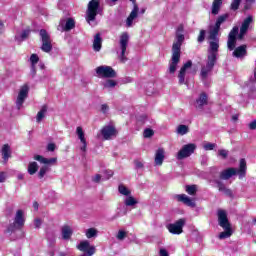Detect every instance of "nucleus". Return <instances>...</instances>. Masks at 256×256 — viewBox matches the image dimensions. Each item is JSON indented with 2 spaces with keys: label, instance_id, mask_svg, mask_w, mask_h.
<instances>
[{
  "label": "nucleus",
  "instance_id": "c9c22d12",
  "mask_svg": "<svg viewBox=\"0 0 256 256\" xmlns=\"http://www.w3.org/2000/svg\"><path fill=\"white\" fill-rule=\"evenodd\" d=\"M29 35H31V30L27 29L24 30L20 35H16L15 39L16 41H19V43H21V41H25V39H27Z\"/></svg>",
  "mask_w": 256,
  "mask_h": 256
},
{
  "label": "nucleus",
  "instance_id": "49530a36",
  "mask_svg": "<svg viewBox=\"0 0 256 256\" xmlns=\"http://www.w3.org/2000/svg\"><path fill=\"white\" fill-rule=\"evenodd\" d=\"M241 1L242 0H232L230 9H232V11H237V9H239V5H241Z\"/></svg>",
  "mask_w": 256,
  "mask_h": 256
},
{
  "label": "nucleus",
  "instance_id": "6e6d98bb",
  "mask_svg": "<svg viewBox=\"0 0 256 256\" xmlns=\"http://www.w3.org/2000/svg\"><path fill=\"white\" fill-rule=\"evenodd\" d=\"M42 223H43V222L41 221V219L37 218V219H35V221H34V227H35L36 229H39V227H41Z\"/></svg>",
  "mask_w": 256,
  "mask_h": 256
},
{
  "label": "nucleus",
  "instance_id": "4c0bfd02",
  "mask_svg": "<svg viewBox=\"0 0 256 256\" xmlns=\"http://www.w3.org/2000/svg\"><path fill=\"white\" fill-rule=\"evenodd\" d=\"M137 203V200L131 195L127 196L124 200V205H126V207H133L137 205Z\"/></svg>",
  "mask_w": 256,
  "mask_h": 256
},
{
  "label": "nucleus",
  "instance_id": "37998d69",
  "mask_svg": "<svg viewBox=\"0 0 256 256\" xmlns=\"http://www.w3.org/2000/svg\"><path fill=\"white\" fill-rule=\"evenodd\" d=\"M50 169L48 166H42L38 172L39 179H43L45 177V174L49 173Z\"/></svg>",
  "mask_w": 256,
  "mask_h": 256
},
{
  "label": "nucleus",
  "instance_id": "3c124183",
  "mask_svg": "<svg viewBox=\"0 0 256 256\" xmlns=\"http://www.w3.org/2000/svg\"><path fill=\"white\" fill-rule=\"evenodd\" d=\"M116 237H117L118 241H123V239H125V237H127V232L120 230Z\"/></svg>",
  "mask_w": 256,
  "mask_h": 256
},
{
  "label": "nucleus",
  "instance_id": "aec40b11",
  "mask_svg": "<svg viewBox=\"0 0 256 256\" xmlns=\"http://www.w3.org/2000/svg\"><path fill=\"white\" fill-rule=\"evenodd\" d=\"M192 65H193V62H191V60H189L180 69V72L178 74V79H179V84L180 85H185L187 83L185 81V75L187 73V69H191Z\"/></svg>",
  "mask_w": 256,
  "mask_h": 256
},
{
  "label": "nucleus",
  "instance_id": "9b49d317",
  "mask_svg": "<svg viewBox=\"0 0 256 256\" xmlns=\"http://www.w3.org/2000/svg\"><path fill=\"white\" fill-rule=\"evenodd\" d=\"M237 35H239V27L234 26L228 34L227 48L229 51H234L237 45Z\"/></svg>",
  "mask_w": 256,
  "mask_h": 256
},
{
  "label": "nucleus",
  "instance_id": "de8ad7c7",
  "mask_svg": "<svg viewBox=\"0 0 256 256\" xmlns=\"http://www.w3.org/2000/svg\"><path fill=\"white\" fill-rule=\"evenodd\" d=\"M153 135H155V132L153 131V129L147 128L144 130L145 139H149L150 137H153Z\"/></svg>",
  "mask_w": 256,
  "mask_h": 256
},
{
  "label": "nucleus",
  "instance_id": "bf43d9fd",
  "mask_svg": "<svg viewBox=\"0 0 256 256\" xmlns=\"http://www.w3.org/2000/svg\"><path fill=\"white\" fill-rule=\"evenodd\" d=\"M248 127H249V129H251V131H255V129H256V119L253 120L252 122H250Z\"/></svg>",
  "mask_w": 256,
  "mask_h": 256
},
{
  "label": "nucleus",
  "instance_id": "774afa93",
  "mask_svg": "<svg viewBox=\"0 0 256 256\" xmlns=\"http://www.w3.org/2000/svg\"><path fill=\"white\" fill-rule=\"evenodd\" d=\"M5 29V24H3V22L0 20V33H3Z\"/></svg>",
  "mask_w": 256,
  "mask_h": 256
},
{
  "label": "nucleus",
  "instance_id": "680f3d73",
  "mask_svg": "<svg viewBox=\"0 0 256 256\" xmlns=\"http://www.w3.org/2000/svg\"><path fill=\"white\" fill-rule=\"evenodd\" d=\"M92 181L94 183H100L101 182V175L100 174H96L93 178Z\"/></svg>",
  "mask_w": 256,
  "mask_h": 256
},
{
  "label": "nucleus",
  "instance_id": "b1692460",
  "mask_svg": "<svg viewBox=\"0 0 256 256\" xmlns=\"http://www.w3.org/2000/svg\"><path fill=\"white\" fill-rule=\"evenodd\" d=\"M209 103L206 93H201L198 99H196L195 107L198 111H203V107Z\"/></svg>",
  "mask_w": 256,
  "mask_h": 256
},
{
  "label": "nucleus",
  "instance_id": "f3484780",
  "mask_svg": "<svg viewBox=\"0 0 256 256\" xmlns=\"http://www.w3.org/2000/svg\"><path fill=\"white\" fill-rule=\"evenodd\" d=\"M173 199L178 201V203H183L187 207H196L195 200L191 199L189 196L186 194H175L173 196Z\"/></svg>",
  "mask_w": 256,
  "mask_h": 256
},
{
  "label": "nucleus",
  "instance_id": "c756f323",
  "mask_svg": "<svg viewBox=\"0 0 256 256\" xmlns=\"http://www.w3.org/2000/svg\"><path fill=\"white\" fill-rule=\"evenodd\" d=\"M221 5H223V0H213L211 13L213 15H219L221 11Z\"/></svg>",
  "mask_w": 256,
  "mask_h": 256
},
{
  "label": "nucleus",
  "instance_id": "338daca9",
  "mask_svg": "<svg viewBox=\"0 0 256 256\" xmlns=\"http://www.w3.org/2000/svg\"><path fill=\"white\" fill-rule=\"evenodd\" d=\"M5 182V173L1 172L0 173V183Z\"/></svg>",
  "mask_w": 256,
  "mask_h": 256
},
{
  "label": "nucleus",
  "instance_id": "ddd939ff",
  "mask_svg": "<svg viewBox=\"0 0 256 256\" xmlns=\"http://www.w3.org/2000/svg\"><path fill=\"white\" fill-rule=\"evenodd\" d=\"M29 95V87L28 86H23L17 96L16 99V107L18 111L23 107V103H25V99H27Z\"/></svg>",
  "mask_w": 256,
  "mask_h": 256
},
{
  "label": "nucleus",
  "instance_id": "412c9836",
  "mask_svg": "<svg viewBox=\"0 0 256 256\" xmlns=\"http://www.w3.org/2000/svg\"><path fill=\"white\" fill-rule=\"evenodd\" d=\"M76 134L78 136V139L82 143V146L80 147V151H82V153H86L87 152V139H85V132H83V128L81 126H78L76 128Z\"/></svg>",
  "mask_w": 256,
  "mask_h": 256
},
{
  "label": "nucleus",
  "instance_id": "09e8293b",
  "mask_svg": "<svg viewBox=\"0 0 256 256\" xmlns=\"http://www.w3.org/2000/svg\"><path fill=\"white\" fill-rule=\"evenodd\" d=\"M30 62H31V65L36 66L37 63H39V56H37V54H32L30 56Z\"/></svg>",
  "mask_w": 256,
  "mask_h": 256
},
{
  "label": "nucleus",
  "instance_id": "8fccbe9b",
  "mask_svg": "<svg viewBox=\"0 0 256 256\" xmlns=\"http://www.w3.org/2000/svg\"><path fill=\"white\" fill-rule=\"evenodd\" d=\"M218 155L222 157V159H226L227 157H229V151L221 149L218 151Z\"/></svg>",
  "mask_w": 256,
  "mask_h": 256
},
{
  "label": "nucleus",
  "instance_id": "a19ab883",
  "mask_svg": "<svg viewBox=\"0 0 256 256\" xmlns=\"http://www.w3.org/2000/svg\"><path fill=\"white\" fill-rule=\"evenodd\" d=\"M87 239H92V237H97V229L89 228L86 230Z\"/></svg>",
  "mask_w": 256,
  "mask_h": 256
},
{
  "label": "nucleus",
  "instance_id": "f704fd0d",
  "mask_svg": "<svg viewBox=\"0 0 256 256\" xmlns=\"http://www.w3.org/2000/svg\"><path fill=\"white\" fill-rule=\"evenodd\" d=\"M39 171V164L37 162H30L28 164V173L29 175H35Z\"/></svg>",
  "mask_w": 256,
  "mask_h": 256
},
{
  "label": "nucleus",
  "instance_id": "603ef678",
  "mask_svg": "<svg viewBox=\"0 0 256 256\" xmlns=\"http://www.w3.org/2000/svg\"><path fill=\"white\" fill-rule=\"evenodd\" d=\"M197 41L198 43H203L205 41V30H200Z\"/></svg>",
  "mask_w": 256,
  "mask_h": 256
},
{
  "label": "nucleus",
  "instance_id": "4d7b16f0",
  "mask_svg": "<svg viewBox=\"0 0 256 256\" xmlns=\"http://www.w3.org/2000/svg\"><path fill=\"white\" fill-rule=\"evenodd\" d=\"M56 147L57 146L55 145V143H49L47 146V151L53 152V151H55Z\"/></svg>",
  "mask_w": 256,
  "mask_h": 256
},
{
  "label": "nucleus",
  "instance_id": "6e6552de",
  "mask_svg": "<svg viewBox=\"0 0 256 256\" xmlns=\"http://www.w3.org/2000/svg\"><path fill=\"white\" fill-rule=\"evenodd\" d=\"M197 149V145L194 143H189L184 146L179 150V152L176 155V159L178 161H181L183 159H187V157H191L195 153V150Z\"/></svg>",
  "mask_w": 256,
  "mask_h": 256
},
{
  "label": "nucleus",
  "instance_id": "58836bf2",
  "mask_svg": "<svg viewBox=\"0 0 256 256\" xmlns=\"http://www.w3.org/2000/svg\"><path fill=\"white\" fill-rule=\"evenodd\" d=\"M118 191L121 195H124L125 197H129V195H131V190L123 184L119 185Z\"/></svg>",
  "mask_w": 256,
  "mask_h": 256
},
{
  "label": "nucleus",
  "instance_id": "f03ea898",
  "mask_svg": "<svg viewBox=\"0 0 256 256\" xmlns=\"http://www.w3.org/2000/svg\"><path fill=\"white\" fill-rule=\"evenodd\" d=\"M217 53L215 52H208V60L205 66H202L201 72H200V79L204 82V85L207 83V79L209 75H211V72L213 71V68L215 67V63H217Z\"/></svg>",
  "mask_w": 256,
  "mask_h": 256
},
{
  "label": "nucleus",
  "instance_id": "423d86ee",
  "mask_svg": "<svg viewBox=\"0 0 256 256\" xmlns=\"http://www.w3.org/2000/svg\"><path fill=\"white\" fill-rule=\"evenodd\" d=\"M40 38H41V50L44 53H51L53 51V44L51 42V36L45 29L40 30Z\"/></svg>",
  "mask_w": 256,
  "mask_h": 256
},
{
  "label": "nucleus",
  "instance_id": "2eb2a0df",
  "mask_svg": "<svg viewBox=\"0 0 256 256\" xmlns=\"http://www.w3.org/2000/svg\"><path fill=\"white\" fill-rule=\"evenodd\" d=\"M252 22H253V16L251 15H249L243 20L242 25L240 27V33L238 34V39L240 41H242L245 35H247V31H249V25H251Z\"/></svg>",
  "mask_w": 256,
  "mask_h": 256
},
{
  "label": "nucleus",
  "instance_id": "393cba45",
  "mask_svg": "<svg viewBox=\"0 0 256 256\" xmlns=\"http://www.w3.org/2000/svg\"><path fill=\"white\" fill-rule=\"evenodd\" d=\"M138 15H139V6L135 4L133 7V10L131 11L130 15L126 19V27H133V21L137 19Z\"/></svg>",
  "mask_w": 256,
  "mask_h": 256
},
{
  "label": "nucleus",
  "instance_id": "dca6fc26",
  "mask_svg": "<svg viewBox=\"0 0 256 256\" xmlns=\"http://www.w3.org/2000/svg\"><path fill=\"white\" fill-rule=\"evenodd\" d=\"M183 31H185V27L183 26V24H180L177 27L176 36L172 47H175V45H177L178 48L181 50V45H183V41H185V35H183Z\"/></svg>",
  "mask_w": 256,
  "mask_h": 256
},
{
  "label": "nucleus",
  "instance_id": "79ce46f5",
  "mask_svg": "<svg viewBox=\"0 0 256 256\" xmlns=\"http://www.w3.org/2000/svg\"><path fill=\"white\" fill-rule=\"evenodd\" d=\"M186 193H188V195H196L197 185H187L186 186Z\"/></svg>",
  "mask_w": 256,
  "mask_h": 256
},
{
  "label": "nucleus",
  "instance_id": "5701e85b",
  "mask_svg": "<svg viewBox=\"0 0 256 256\" xmlns=\"http://www.w3.org/2000/svg\"><path fill=\"white\" fill-rule=\"evenodd\" d=\"M212 183H215L218 190L227 195V197H232L233 196V192L231 191V189H228L225 184L223 183V181L219 180V179H213Z\"/></svg>",
  "mask_w": 256,
  "mask_h": 256
},
{
  "label": "nucleus",
  "instance_id": "7ed1b4c3",
  "mask_svg": "<svg viewBox=\"0 0 256 256\" xmlns=\"http://www.w3.org/2000/svg\"><path fill=\"white\" fill-rule=\"evenodd\" d=\"M219 31H221V28L216 26V24L210 27L208 36V39L210 40L208 53L219 54V37H217L219 35Z\"/></svg>",
  "mask_w": 256,
  "mask_h": 256
},
{
  "label": "nucleus",
  "instance_id": "c03bdc74",
  "mask_svg": "<svg viewBox=\"0 0 256 256\" xmlns=\"http://www.w3.org/2000/svg\"><path fill=\"white\" fill-rule=\"evenodd\" d=\"M104 87L106 89H113L114 87H117V81L115 80H106V82L104 83Z\"/></svg>",
  "mask_w": 256,
  "mask_h": 256
},
{
  "label": "nucleus",
  "instance_id": "e433bc0d",
  "mask_svg": "<svg viewBox=\"0 0 256 256\" xmlns=\"http://www.w3.org/2000/svg\"><path fill=\"white\" fill-rule=\"evenodd\" d=\"M176 133L178 135H187V133H189V126L185 124L179 125L176 129Z\"/></svg>",
  "mask_w": 256,
  "mask_h": 256
},
{
  "label": "nucleus",
  "instance_id": "bb28decb",
  "mask_svg": "<svg viewBox=\"0 0 256 256\" xmlns=\"http://www.w3.org/2000/svg\"><path fill=\"white\" fill-rule=\"evenodd\" d=\"M35 161H39V163H43L44 165H55L57 163V158H45L41 155L34 156Z\"/></svg>",
  "mask_w": 256,
  "mask_h": 256
},
{
  "label": "nucleus",
  "instance_id": "13d9d810",
  "mask_svg": "<svg viewBox=\"0 0 256 256\" xmlns=\"http://www.w3.org/2000/svg\"><path fill=\"white\" fill-rule=\"evenodd\" d=\"M30 75L32 78L35 77V75H37V70L35 68V65H31Z\"/></svg>",
  "mask_w": 256,
  "mask_h": 256
},
{
  "label": "nucleus",
  "instance_id": "39448f33",
  "mask_svg": "<svg viewBox=\"0 0 256 256\" xmlns=\"http://www.w3.org/2000/svg\"><path fill=\"white\" fill-rule=\"evenodd\" d=\"M181 60V49H179V46L175 44L172 46V58L171 63L169 65V73L173 74L175 71H177V65H179V61Z\"/></svg>",
  "mask_w": 256,
  "mask_h": 256
},
{
  "label": "nucleus",
  "instance_id": "20e7f679",
  "mask_svg": "<svg viewBox=\"0 0 256 256\" xmlns=\"http://www.w3.org/2000/svg\"><path fill=\"white\" fill-rule=\"evenodd\" d=\"M101 13V4L99 0H91L87 5L85 19L87 23H92L97 19V15Z\"/></svg>",
  "mask_w": 256,
  "mask_h": 256
},
{
  "label": "nucleus",
  "instance_id": "0eeeda50",
  "mask_svg": "<svg viewBox=\"0 0 256 256\" xmlns=\"http://www.w3.org/2000/svg\"><path fill=\"white\" fill-rule=\"evenodd\" d=\"M119 45L121 51L119 55V60L121 61V63H125L127 61V56H125V54L127 53V46L129 45V34L127 32L121 34Z\"/></svg>",
  "mask_w": 256,
  "mask_h": 256
},
{
  "label": "nucleus",
  "instance_id": "052dcab7",
  "mask_svg": "<svg viewBox=\"0 0 256 256\" xmlns=\"http://www.w3.org/2000/svg\"><path fill=\"white\" fill-rule=\"evenodd\" d=\"M217 173H219V168L215 166L210 168V175H217Z\"/></svg>",
  "mask_w": 256,
  "mask_h": 256
},
{
  "label": "nucleus",
  "instance_id": "c85d7f7f",
  "mask_svg": "<svg viewBox=\"0 0 256 256\" xmlns=\"http://www.w3.org/2000/svg\"><path fill=\"white\" fill-rule=\"evenodd\" d=\"M164 160H165V150L163 148H159L155 154V165H163Z\"/></svg>",
  "mask_w": 256,
  "mask_h": 256
},
{
  "label": "nucleus",
  "instance_id": "ea45409f",
  "mask_svg": "<svg viewBox=\"0 0 256 256\" xmlns=\"http://www.w3.org/2000/svg\"><path fill=\"white\" fill-rule=\"evenodd\" d=\"M227 19H229V14H222L217 18L215 25L221 28V25H223Z\"/></svg>",
  "mask_w": 256,
  "mask_h": 256
},
{
  "label": "nucleus",
  "instance_id": "f257e3e1",
  "mask_svg": "<svg viewBox=\"0 0 256 256\" xmlns=\"http://www.w3.org/2000/svg\"><path fill=\"white\" fill-rule=\"evenodd\" d=\"M234 175H238L239 179H243L245 175H247V161H245V158L240 159L239 169L237 168H228L220 172V179L222 181H229L231 177H234Z\"/></svg>",
  "mask_w": 256,
  "mask_h": 256
},
{
  "label": "nucleus",
  "instance_id": "0e129e2a",
  "mask_svg": "<svg viewBox=\"0 0 256 256\" xmlns=\"http://www.w3.org/2000/svg\"><path fill=\"white\" fill-rule=\"evenodd\" d=\"M105 175H106V179H111V177H113V171L112 170H106Z\"/></svg>",
  "mask_w": 256,
  "mask_h": 256
},
{
  "label": "nucleus",
  "instance_id": "4be33fe9",
  "mask_svg": "<svg viewBox=\"0 0 256 256\" xmlns=\"http://www.w3.org/2000/svg\"><path fill=\"white\" fill-rule=\"evenodd\" d=\"M13 225L15 229H23V226L25 225V217L23 216V210H18L16 212Z\"/></svg>",
  "mask_w": 256,
  "mask_h": 256
},
{
  "label": "nucleus",
  "instance_id": "72a5a7b5",
  "mask_svg": "<svg viewBox=\"0 0 256 256\" xmlns=\"http://www.w3.org/2000/svg\"><path fill=\"white\" fill-rule=\"evenodd\" d=\"M47 114V105L42 106L41 110L37 113L36 121L37 123H41L43 119H45V115Z\"/></svg>",
  "mask_w": 256,
  "mask_h": 256
},
{
  "label": "nucleus",
  "instance_id": "9d476101",
  "mask_svg": "<svg viewBox=\"0 0 256 256\" xmlns=\"http://www.w3.org/2000/svg\"><path fill=\"white\" fill-rule=\"evenodd\" d=\"M97 77H102L105 79H113L117 77V72H115L111 66H99L95 69Z\"/></svg>",
  "mask_w": 256,
  "mask_h": 256
},
{
  "label": "nucleus",
  "instance_id": "5fc2aeb1",
  "mask_svg": "<svg viewBox=\"0 0 256 256\" xmlns=\"http://www.w3.org/2000/svg\"><path fill=\"white\" fill-rule=\"evenodd\" d=\"M134 165H135V169H143V167H144L143 162H141L139 160H135Z\"/></svg>",
  "mask_w": 256,
  "mask_h": 256
},
{
  "label": "nucleus",
  "instance_id": "f8f14e48",
  "mask_svg": "<svg viewBox=\"0 0 256 256\" xmlns=\"http://www.w3.org/2000/svg\"><path fill=\"white\" fill-rule=\"evenodd\" d=\"M57 29L61 33L71 31V29H75V20L73 18L61 19Z\"/></svg>",
  "mask_w": 256,
  "mask_h": 256
},
{
  "label": "nucleus",
  "instance_id": "a211bd4d",
  "mask_svg": "<svg viewBox=\"0 0 256 256\" xmlns=\"http://www.w3.org/2000/svg\"><path fill=\"white\" fill-rule=\"evenodd\" d=\"M101 133L106 141L113 139V137H117V129H115L113 126H104Z\"/></svg>",
  "mask_w": 256,
  "mask_h": 256
},
{
  "label": "nucleus",
  "instance_id": "a878e982",
  "mask_svg": "<svg viewBox=\"0 0 256 256\" xmlns=\"http://www.w3.org/2000/svg\"><path fill=\"white\" fill-rule=\"evenodd\" d=\"M247 56V45H241L235 48L233 51V57L237 59H242V57Z\"/></svg>",
  "mask_w": 256,
  "mask_h": 256
},
{
  "label": "nucleus",
  "instance_id": "7c9ffc66",
  "mask_svg": "<svg viewBox=\"0 0 256 256\" xmlns=\"http://www.w3.org/2000/svg\"><path fill=\"white\" fill-rule=\"evenodd\" d=\"M103 39L101 38V34L97 33L94 36V41H93V49L94 51H101Z\"/></svg>",
  "mask_w": 256,
  "mask_h": 256
},
{
  "label": "nucleus",
  "instance_id": "a18cd8bd",
  "mask_svg": "<svg viewBox=\"0 0 256 256\" xmlns=\"http://www.w3.org/2000/svg\"><path fill=\"white\" fill-rule=\"evenodd\" d=\"M215 147H217V144L215 143H210V142H207L203 145V149L205 151H213V149H215Z\"/></svg>",
  "mask_w": 256,
  "mask_h": 256
},
{
  "label": "nucleus",
  "instance_id": "473e14b6",
  "mask_svg": "<svg viewBox=\"0 0 256 256\" xmlns=\"http://www.w3.org/2000/svg\"><path fill=\"white\" fill-rule=\"evenodd\" d=\"M222 229H224V231L219 234V239H229V237L233 235V229L231 227Z\"/></svg>",
  "mask_w": 256,
  "mask_h": 256
},
{
  "label": "nucleus",
  "instance_id": "1a4fd4ad",
  "mask_svg": "<svg viewBox=\"0 0 256 256\" xmlns=\"http://www.w3.org/2000/svg\"><path fill=\"white\" fill-rule=\"evenodd\" d=\"M185 223H187V219L181 218L174 223L167 224L166 229H168L169 233L172 235H181V233H183Z\"/></svg>",
  "mask_w": 256,
  "mask_h": 256
},
{
  "label": "nucleus",
  "instance_id": "864d4df0",
  "mask_svg": "<svg viewBox=\"0 0 256 256\" xmlns=\"http://www.w3.org/2000/svg\"><path fill=\"white\" fill-rule=\"evenodd\" d=\"M101 113H103L104 115L109 113V105L107 104H102L101 105Z\"/></svg>",
  "mask_w": 256,
  "mask_h": 256
},
{
  "label": "nucleus",
  "instance_id": "69168bd1",
  "mask_svg": "<svg viewBox=\"0 0 256 256\" xmlns=\"http://www.w3.org/2000/svg\"><path fill=\"white\" fill-rule=\"evenodd\" d=\"M252 5H253V3L246 2V4L244 5V11H249V9H251Z\"/></svg>",
  "mask_w": 256,
  "mask_h": 256
},
{
  "label": "nucleus",
  "instance_id": "4468645a",
  "mask_svg": "<svg viewBox=\"0 0 256 256\" xmlns=\"http://www.w3.org/2000/svg\"><path fill=\"white\" fill-rule=\"evenodd\" d=\"M77 249L79 251H83L84 253L82 256H92L95 255V246H91L89 241L85 240L80 242V244L77 246Z\"/></svg>",
  "mask_w": 256,
  "mask_h": 256
},
{
  "label": "nucleus",
  "instance_id": "cd10ccee",
  "mask_svg": "<svg viewBox=\"0 0 256 256\" xmlns=\"http://www.w3.org/2000/svg\"><path fill=\"white\" fill-rule=\"evenodd\" d=\"M61 233L62 239H64V241H69L73 235V229L70 226L65 225L61 228Z\"/></svg>",
  "mask_w": 256,
  "mask_h": 256
},
{
  "label": "nucleus",
  "instance_id": "2f4dec72",
  "mask_svg": "<svg viewBox=\"0 0 256 256\" xmlns=\"http://www.w3.org/2000/svg\"><path fill=\"white\" fill-rule=\"evenodd\" d=\"M9 157H11V147L9 144H4L2 147V159L9 161Z\"/></svg>",
  "mask_w": 256,
  "mask_h": 256
},
{
  "label": "nucleus",
  "instance_id": "e2e57ef3",
  "mask_svg": "<svg viewBox=\"0 0 256 256\" xmlns=\"http://www.w3.org/2000/svg\"><path fill=\"white\" fill-rule=\"evenodd\" d=\"M159 256H169V252L165 248L160 249Z\"/></svg>",
  "mask_w": 256,
  "mask_h": 256
},
{
  "label": "nucleus",
  "instance_id": "6ab92c4d",
  "mask_svg": "<svg viewBox=\"0 0 256 256\" xmlns=\"http://www.w3.org/2000/svg\"><path fill=\"white\" fill-rule=\"evenodd\" d=\"M218 225L223 228L231 227V223H229V218H227V212L225 210H218Z\"/></svg>",
  "mask_w": 256,
  "mask_h": 256
}]
</instances>
